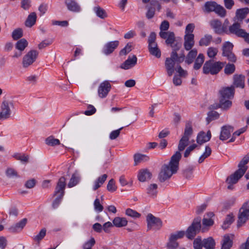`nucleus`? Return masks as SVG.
I'll return each instance as SVG.
<instances>
[{"mask_svg": "<svg viewBox=\"0 0 249 249\" xmlns=\"http://www.w3.org/2000/svg\"><path fill=\"white\" fill-rule=\"evenodd\" d=\"M181 158V154L176 152L171 158L168 164H164L159 174L158 179L161 182L169 179L172 176L177 173L178 169L179 161Z\"/></svg>", "mask_w": 249, "mask_h": 249, "instance_id": "1", "label": "nucleus"}, {"mask_svg": "<svg viewBox=\"0 0 249 249\" xmlns=\"http://www.w3.org/2000/svg\"><path fill=\"white\" fill-rule=\"evenodd\" d=\"M170 46L172 48V52L170 57H167L165 61V67L167 73L169 76H171L174 72V66L176 63H180L182 62L185 58V55L181 54L180 56L178 55L177 51H178L181 47V43L175 41V43L172 44Z\"/></svg>", "mask_w": 249, "mask_h": 249, "instance_id": "2", "label": "nucleus"}, {"mask_svg": "<svg viewBox=\"0 0 249 249\" xmlns=\"http://www.w3.org/2000/svg\"><path fill=\"white\" fill-rule=\"evenodd\" d=\"M249 162V156L247 155L238 164V169L227 178L226 182L228 184L227 187L228 189H232L233 185L236 184L245 174L248 168L247 164Z\"/></svg>", "mask_w": 249, "mask_h": 249, "instance_id": "3", "label": "nucleus"}, {"mask_svg": "<svg viewBox=\"0 0 249 249\" xmlns=\"http://www.w3.org/2000/svg\"><path fill=\"white\" fill-rule=\"evenodd\" d=\"M220 97L219 103L216 105V107L227 110L231 107L232 102L230 99L232 98L234 94V88L233 86L223 88L220 90Z\"/></svg>", "mask_w": 249, "mask_h": 249, "instance_id": "4", "label": "nucleus"}, {"mask_svg": "<svg viewBox=\"0 0 249 249\" xmlns=\"http://www.w3.org/2000/svg\"><path fill=\"white\" fill-rule=\"evenodd\" d=\"M224 63L220 61L214 62L212 60L206 61L203 67V72L207 74H216L224 67Z\"/></svg>", "mask_w": 249, "mask_h": 249, "instance_id": "5", "label": "nucleus"}, {"mask_svg": "<svg viewBox=\"0 0 249 249\" xmlns=\"http://www.w3.org/2000/svg\"><path fill=\"white\" fill-rule=\"evenodd\" d=\"M227 34H233L238 37L243 38L246 42L249 43V33H247L244 29L241 28V23L234 22L228 29Z\"/></svg>", "mask_w": 249, "mask_h": 249, "instance_id": "6", "label": "nucleus"}, {"mask_svg": "<svg viewBox=\"0 0 249 249\" xmlns=\"http://www.w3.org/2000/svg\"><path fill=\"white\" fill-rule=\"evenodd\" d=\"M200 222L201 218L200 217H197L194 219L192 224L185 232V235L188 239H193L196 234L200 231L201 229Z\"/></svg>", "mask_w": 249, "mask_h": 249, "instance_id": "7", "label": "nucleus"}, {"mask_svg": "<svg viewBox=\"0 0 249 249\" xmlns=\"http://www.w3.org/2000/svg\"><path fill=\"white\" fill-rule=\"evenodd\" d=\"M185 235V231H177L170 234L168 242L166 243V247L168 249H177L179 247L178 239L182 238Z\"/></svg>", "mask_w": 249, "mask_h": 249, "instance_id": "8", "label": "nucleus"}, {"mask_svg": "<svg viewBox=\"0 0 249 249\" xmlns=\"http://www.w3.org/2000/svg\"><path fill=\"white\" fill-rule=\"evenodd\" d=\"M249 216V204L248 201L245 202L240 209L237 220V226L240 227L246 223Z\"/></svg>", "mask_w": 249, "mask_h": 249, "instance_id": "9", "label": "nucleus"}, {"mask_svg": "<svg viewBox=\"0 0 249 249\" xmlns=\"http://www.w3.org/2000/svg\"><path fill=\"white\" fill-rule=\"evenodd\" d=\"M147 229L150 230L153 229L155 230H160L162 226V222L158 217H156L151 213H149L146 216Z\"/></svg>", "mask_w": 249, "mask_h": 249, "instance_id": "10", "label": "nucleus"}, {"mask_svg": "<svg viewBox=\"0 0 249 249\" xmlns=\"http://www.w3.org/2000/svg\"><path fill=\"white\" fill-rule=\"evenodd\" d=\"M10 105H13V103L11 102L4 100L2 102L0 109V121H3L10 118L12 112Z\"/></svg>", "mask_w": 249, "mask_h": 249, "instance_id": "11", "label": "nucleus"}, {"mask_svg": "<svg viewBox=\"0 0 249 249\" xmlns=\"http://www.w3.org/2000/svg\"><path fill=\"white\" fill-rule=\"evenodd\" d=\"M233 47L232 44L229 41L224 43L222 47V55L226 57L230 61L235 62L236 57L232 52Z\"/></svg>", "mask_w": 249, "mask_h": 249, "instance_id": "12", "label": "nucleus"}, {"mask_svg": "<svg viewBox=\"0 0 249 249\" xmlns=\"http://www.w3.org/2000/svg\"><path fill=\"white\" fill-rule=\"evenodd\" d=\"M38 53L36 50H31L26 54L22 59V66L24 68H27L33 64L36 60Z\"/></svg>", "mask_w": 249, "mask_h": 249, "instance_id": "13", "label": "nucleus"}, {"mask_svg": "<svg viewBox=\"0 0 249 249\" xmlns=\"http://www.w3.org/2000/svg\"><path fill=\"white\" fill-rule=\"evenodd\" d=\"M210 24L215 33L217 34H221L224 33H228L227 26L222 25L220 20L217 19H214L210 21Z\"/></svg>", "mask_w": 249, "mask_h": 249, "instance_id": "14", "label": "nucleus"}, {"mask_svg": "<svg viewBox=\"0 0 249 249\" xmlns=\"http://www.w3.org/2000/svg\"><path fill=\"white\" fill-rule=\"evenodd\" d=\"M119 43L118 40L107 42L104 45L102 48V53L106 55L111 54L119 46Z\"/></svg>", "mask_w": 249, "mask_h": 249, "instance_id": "15", "label": "nucleus"}, {"mask_svg": "<svg viewBox=\"0 0 249 249\" xmlns=\"http://www.w3.org/2000/svg\"><path fill=\"white\" fill-rule=\"evenodd\" d=\"M111 88V84L108 81L106 80L101 83L98 89V94L100 98H105Z\"/></svg>", "mask_w": 249, "mask_h": 249, "instance_id": "16", "label": "nucleus"}, {"mask_svg": "<svg viewBox=\"0 0 249 249\" xmlns=\"http://www.w3.org/2000/svg\"><path fill=\"white\" fill-rule=\"evenodd\" d=\"M66 185V178L64 177H61L57 183L54 195L63 197Z\"/></svg>", "mask_w": 249, "mask_h": 249, "instance_id": "17", "label": "nucleus"}, {"mask_svg": "<svg viewBox=\"0 0 249 249\" xmlns=\"http://www.w3.org/2000/svg\"><path fill=\"white\" fill-rule=\"evenodd\" d=\"M160 37L165 39V43L167 45H171L176 41L175 35L173 32H160Z\"/></svg>", "mask_w": 249, "mask_h": 249, "instance_id": "18", "label": "nucleus"}, {"mask_svg": "<svg viewBox=\"0 0 249 249\" xmlns=\"http://www.w3.org/2000/svg\"><path fill=\"white\" fill-rule=\"evenodd\" d=\"M249 13V9L248 8L237 9L236 11L235 16L233 18L234 21L241 23Z\"/></svg>", "mask_w": 249, "mask_h": 249, "instance_id": "19", "label": "nucleus"}, {"mask_svg": "<svg viewBox=\"0 0 249 249\" xmlns=\"http://www.w3.org/2000/svg\"><path fill=\"white\" fill-rule=\"evenodd\" d=\"M233 131V128L230 125H225L221 127L219 139L221 141L227 140L231 136V133Z\"/></svg>", "mask_w": 249, "mask_h": 249, "instance_id": "20", "label": "nucleus"}, {"mask_svg": "<svg viewBox=\"0 0 249 249\" xmlns=\"http://www.w3.org/2000/svg\"><path fill=\"white\" fill-rule=\"evenodd\" d=\"M195 36L188 35L184 36V48L186 51L191 50L195 45Z\"/></svg>", "mask_w": 249, "mask_h": 249, "instance_id": "21", "label": "nucleus"}, {"mask_svg": "<svg viewBox=\"0 0 249 249\" xmlns=\"http://www.w3.org/2000/svg\"><path fill=\"white\" fill-rule=\"evenodd\" d=\"M137 58L133 55L132 57L130 56L121 66V68L124 70H128L134 67L137 63Z\"/></svg>", "mask_w": 249, "mask_h": 249, "instance_id": "22", "label": "nucleus"}, {"mask_svg": "<svg viewBox=\"0 0 249 249\" xmlns=\"http://www.w3.org/2000/svg\"><path fill=\"white\" fill-rule=\"evenodd\" d=\"M211 138V132L208 130L206 134L204 132L201 131L197 135L196 142L199 144H202L210 141Z\"/></svg>", "mask_w": 249, "mask_h": 249, "instance_id": "23", "label": "nucleus"}, {"mask_svg": "<svg viewBox=\"0 0 249 249\" xmlns=\"http://www.w3.org/2000/svg\"><path fill=\"white\" fill-rule=\"evenodd\" d=\"M27 222L26 218H23L15 225L11 226L9 228V231L12 232L20 231L24 227Z\"/></svg>", "mask_w": 249, "mask_h": 249, "instance_id": "24", "label": "nucleus"}, {"mask_svg": "<svg viewBox=\"0 0 249 249\" xmlns=\"http://www.w3.org/2000/svg\"><path fill=\"white\" fill-rule=\"evenodd\" d=\"M81 179V176L78 171H76L72 175L71 179L68 184L69 188H72L79 183Z\"/></svg>", "mask_w": 249, "mask_h": 249, "instance_id": "25", "label": "nucleus"}, {"mask_svg": "<svg viewBox=\"0 0 249 249\" xmlns=\"http://www.w3.org/2000/svg\"><path fill=\"white\" fill-rule=\"evenodd\" d=\"M152 174L147 169L141 170L138 174V179L141 182L145 181L150 179L151 178Z\"/></svg>", "mask_w": 249, "mask_h": 249, "instance_id": "26", "label": "nucleus"}, {"mask_svg": "<svg viewBox=\"0 0 249 249\" xmlns=\"http://www.w3.org/2000/svg\"><path fill=\"white\" fill-rule=\"evenodd\" d=\"M65 3L68 9L74 12H79L80 11V7L75 1L73 0H65Z\"/></svg>", "mask_w": 249, "mask_h": 249, "instance_id": "27", "label": "nucleus"}, {"mask_svg": "<svg viewBox=\"0 0 249 249\" xmlns=\"http://www.w3.org/2000/svg\"><path fill=\"white\" fill-rule=\"evenodd\" d=\"M234 85L237 88H243L244 87L245 76L240 74H235L233 76Z\"/></svg>", "mask_w": 249, "mask_h": 249, "instance_id": "28", "label": "nucleus"}, {"mask_svg": "<svg viewBox=\"0 0 249 249\" xmlns=\"http://www.w3.org/2000/svg\"><path fill=\"white\" fill-rule=\"evenodd\" d=\"M203 247L205 249H214L215 248V242L212 237L204 238L202 240Z\"/></svg>", "mask_w": 249, "mask_h": 249, "instance_id": "29", "label": "nucleus"}, {"mask_svg": "<svg viewBox=\"0 0 249 249\" xmlns=\"http://www.w3.org/2000/svg\"><path fill=\"white\" fill-rule=\"evenodd\" d=\"M148 50L150 53L159 58L161 56V52L158 48L157 44H153V45H148Z\"/></svg>", "mask_w": 249, "mask_h": 249, "instance_id": "30", "label": "nucleus"}, {"mask_svg": "<svg viewBox=\"0 0 249 249\" xmlns=\"http://www.w3.org/2000/svg\"><path fill=\"white\" fill-rule=\"evenodd\" d=\"M36 18L37 17L35 12L30 14L25 21V26L28 27H32L36 23Z\"/></svg>", "mask_w": 249, "mask_h": 249, "instance_id": "31", "label": "nucleus"}, {"mask_svg": "<svg viewBox=\"0 0 249 249\" xmlns=\"http://www.w3.org/2000/svg\"><path fill=\"white\" fill-rule=\"evenodd\" d=\"M113 224L114 226L121 228L125 226L127 224V221L124 217H116L113 220Z\"/></svg>", "mask_w": 249, "mask_h": 249, "instance_id": "32", "label": "nucleus"}, {"mask_svg": "<svg viewBox=\"0 0 249 249\" xmlns=\"http://www.w3.org/2000/svg\"><path fill=\"white\" fill-rule=\"evenodd\" d=\"M197 54V51L196 49H193L190 50L186 57L185 62L188 64L192 63L196 56Z\"/></svg>", "mask_w": 249, "mask_h": 249, "instance_id": "33", "label": "nucleus"}, {"mask_svg": "<svg viewBox=\"0 0 249 249\" xmlns=\"http://www.w3.org/2000/svg\"><path fill=\"white\" fill-rule=\"evenodd\" d=\"M189 138L183 136L181 137L178 142V152L180 153V151H182L185 149L186 147L189 145Z\"/></svg>", "mask_w": 249, "mask_h": 249, "instance_id": "34", "label": "nucleus"}, {"mask_svg": "<svg viewBox=\"0 0 249 249\" xmlns=\"http://www.w3.org/2000/svg\"><path fill=\"white\" fill-rule=\"evenodd\" d=\"M234 220V216L232 213L228 214L226 217L223 225H222V229L224 230L228 229L229 226L233 223Z\"/></svg>", "mask_w": 249, "mask_h": 249, "instance_id": "35", "label": "nucleus"}, {"mask_svg": "<svg viewBox=\"0 0 249 249\" xmlns=\"http://www.w3.org/2000/svg\"><path fill=\"white\" fill-rule=\"evenodd\" d=\"M217 3L214 1H209L206 2L204 6V11L210 13L211 12H214Z\"/></svg>", "mask_w": 249, "mask_h": 249, "instance_id": "36", "label": "nucleus"}, {"mask_svg": "<svg viewBox=\"0 0 249 249\" xmlns=\"http://www.w3.org/2000/svg\"><path fill=\"white\" fill-rule=\"evenodd\" d=\"M107 174H104L102 176L99 177L94 182V185L93 187V190L95 191L101 187L107 179Z\"/></svg>", "mask_w": 249, "mask_h": 249, "instance_id": "37", "label": "nucleus"}, {"mask_svg": "<svg viewBox=\"0 0 249 249\" xmlns=\"http://www.w3.org/2000/svg\"><path fill=\"white\" fill-rule=\"evenodd\" d=\"M232 246V241L228 235L224 236L221 249H230Z\"/></svg>", "mask_w": 249, "mask_h": 249, "instance_id": "38", "label": "nucleus"}, {"mask_svg": "<svg viewBox=\"0 0 249 249\" xmlns=\"http://www.w3.org/2000/svg\"><path fill=\"white\" fill-rule=\"evenodd\" d=\"M204 56L202 53H199L196 58L195 64L194 65V69L197 70L199 69L202 64L204 63Z\"/></svg>", "mask_w": 249, "mask_h": 249, "instance_id": "39", "label": "nucleus"}, {"mask_svg": "<svg viewBox=\"0 0 249 249\" xmlns=\"http://www.w3.org/2000/svg\"><path fill=\"white\" fill-rule=\"evenodd\" d=\"M28 44L27 41L24 38H22L17 41L15 47L18 51L22 52L28 46Z\"/></svg>", "mask_w": 249, "mask_h": 249, "instance_id": "40", "label": "nucleus"}, {"mask_svg": "<svg viewBox=\"0 0 249 249\" xmlns=\"http://www.w3.org/2000/svg\"><path fill=\"white\" fill-rule=\"evenodd\" d=\"M157 188L158 186L156 184H151L147 188V193L149 196L155 197L157 196Z\"/></svg>", "mask_w": 249, "mask_h": 249, "instance_id": "41", "label": "nucleus"}, {"mask_svg": "<svg viewBox=\"0 0 249 249\" xmlns=\"http://www.w3.org/2000/svg\"><path fill=\"white\" fill-rule=\"evenodd\" d=\"M212 36L210 35H206L200 39L199 41V45L202 46H208L212 40Z\"/></svg>", "mask_w": 249, "mask_h": 249, "instance_id": "42", "label": "nucleus"}, {"mask_svg": "<svg viewBox=\"0 0 249 249\" xmlns=\"http://www.w3.org/2000/svg\"><path fill=\"white\" fill-rule=\"evenodd\" d=\"M12 156L17 160H20L23 163H26L28 162L29 157L25 154H21L17 153H15Z\"/></svg>", "mask_w": 249, "mask_h": 249, "instance_id": "43", "label": "nucleus"}, {"mask_svg": "<svg viewBox=\"0 0 249 249\" xmlns=\"http://www.w3.org/2000/svg\"><path fill=\"white\" fill-rule=\"evenodd\" d=\"M193 132V128L191 124L189 123L186 124L184 132L183 135V137L190 138L191 136L192 135Z\"/></svg>", "mask_w": 249, "mask_h": 249, "instance_id": "44", "label": "nucleus"}, {"mask_svg": "<svg viewBox=\"0 0 249 249\" xmlns=\"http://www.w3.org/2000/svg\"><path fill=\"white\" fill-rule=\"evenodd\" d=\"M94 11L96 15L101 18L104 19L107 17V14L105 10L99 6L95 7Z\"/></svg>", "mask_w": 249, "mask_h": 249, "instance_id": "45", "label": "nucleus"}, {"mask_svg": "<svg viewBox=\"0 0 249 249\" xmlns=\"http://www.w3.org/2000/svg\"><path fill=\"white\" fill-rule=\"evenodd\" d=\"M46 143L48 145L53 146L60 144V142L58 139L50 136L46 139Z\"/></svg>", "mask_w": 249, "mask_h": 249, "instance_id": "46", "label": "nucleus"}, {"mask_svg": "<svg viewBox=\"0 0 249 249\" xmlns=\"http://www.w3.org/2000/svg\"><path fill=\"white\" fill-rule=\"evenodd\" d=\"M134 158L135 165H137L138 163L142 161L147 160L148 159V157L147 156L141 154H135Z\"/></svg>", "mask_w": 249, "mask_h": 249, "instance_id": "47", "label": "nucleus"}, {"mask_svg": "<svg viewBox=\"0 0 249 249\" xmlns=\"http://www.w3.org/2000/svg\"><path fill=\"white\" fill-rule=\"evenodd\" d=\"M22 36L23 31L21 28H18L14 30L12 34V36L14 40H18Z\"/></svg>", "mask_w": 249, "mask_h": 249, "instance_id": "48", "label": "nucleus"}, {"mask_svg": "<svg viewBox=\"0 0 249 249\" xmlns=\"http://www.w3.org/2000/svg\"><path fill=\"white\" fill-rule=\"evenodd\" d=\"M214 12L221 17H225L226 15V11L221 5L218 4L216 6Z\"/></svg>", "mask_w": 249, "mask_h": 249, "instance_id": "49", "label": "nucleus"}, {"mask_svg": "<svg viewBox=\"0 0 249 249\" xmlns=\"http://www.w3.org/2000/svg\"><path fill=\"white\" fill-rule=\"evenodd\" d=\"M193 247L194 249H202L203 247V242L201 237H197L193 242Z\"/></svg>", "mask_w": 249, "mask_h": 249, "instance_id": "50", "label": "nucleus"}, {"mask_svg": "<svg viewBox=\"0 0 249 249\" xmlns=\"http://www.w3.org/2000/svg\"><path fill=\"white\" fill-rule=\"evenodd\" d=\"M132 50V45L130 43H127L126 45L119 52V55L125 56Z\"/></svg>", "mask_w": 249, "mask_h": 249, "instance_id": "51", "label": "nucleus"}, {"mask_svg": "<svg viewBox=\"0 0 249 249\" xmlns=\"http://www.w3.org/2000/svg\"><path fill=\"white\" fill-rule=\"evenodd\" d=\"M235 70V67L234 64L228 63L224 69V72L227 75L233 73Z\"/></svg>", "mask_w": 249, "mask_h": 249, "instance_id": "52", "label": "nucleus"}, {"mask_svg": "<svg viewBox=\"0 0 249 249\" xmlns=\"http://www.w3.org/2000/svg\"><path fill=\"white\" fill-rule=\"evenodd\" d=\"M219 116V114L215 111H210L207 118L208 123H209L210 122L218 118Z\"/></svg>", "mask_w": 249, "mask_h": 249, "instance_id": "53", "label": "nucleus"}, {"mask_svg": "<svg viewBox=\"0 0 249 249\" xmlns=\"http://www.w3.org/2000/svg\"><path fill=\"white\" fill-rule=\"evenodd\" d=\"M176 63L177 64V65L176 68L174 67V71H176L178 73V76L180 77H185L187 75V71L182 68V67L179 65L180 63Z\"/></svg>", "mask_w": 249, "mask_h": 249, "instance_id": "54", "label": "nucleus"}, {"mask_svg": "<svg viewBox=\"0 0 249 249\" xmlns=\"http://www.w3.org/2000/svg\"><path fill=\"white\" fill-rule=\"evenodd\" d=\"M125 214L128 216L134 218H138L141 216V214L136 211L131 209H127L125 211Z\"/></svg>", "mask_w": 249, "mask_h": 249, "instance_id": "55", "label": "nucleus"}, {"mask_svg": "<svg viewBox=\"0 0 249 249\" xmlns=\"http://www.w3.org/2000/svg\"><path fill=\"white\" fill-rule=\"evenodd\" d=\"M107 190L109 192H113L117 190V186L115 185V181L113 179H111L107 185Z\"/></svg>", "mask_w": 249, "mask_h": 249, "instance_id": "56", "label": "nucleus"}, {"mask_svg": "<svg viewBox=\"0 0 249 249\" xmlns=\"http://www.w3.org/2000/svg\"><path fill=\"white\" fill-rule=\"evenodd\" d=\"M195 26L194 23H189L188 24L185 28V36H188V35H194L192 34L193 32L194 29H195Z\"/></svg>", "mask_w": 249, "mask_h": 249, "instance_id": "57", "label": "nucleus"}, {"mask_svg": "<svg viewBox=\"0 0 249 249\" xmlns=\"http://www.w3.org/2000/svg\"><path fill=\"white\" fill-rule=\"evenodd\" d=\"M6 174L9 178H18L17 172L13 168H8L6 171Z\"/></svg>", "mask_w": 249, "mask_h": 249, "instance_id": "58", "label": "nucleus"}, {"mask_svg": "<svg viewBox=\"0 0 249 249\" xmlns=\"http://www.w3.org/2000/svg\"><path fill=\"white\" fill-rule=\"evenodd\" d=\"M46 230L45 229H42L39 233L34 237V240L36 241H40L46 235Z\"/></svg>", "mask_w": 249, "mask_h": 249, "instance_id": "59", "label": "nucleus"}, {"mask_svg": "<svg viewBox=\"0 0 249 249\" xmlns=\"http://www.w3.org/2000/svg\"><path fill=\"white\" fill-rule=\"evenodd\" d=\"M218 49L216 48L210 47L208 49L207 54L210 58L214 57L217 53Z\"/></svg>", "mask_w": 249, "mask_h": 249, "instance_id": "60", "label": "nucleus"}, {"mask_svg": "<svg viewBox=\"0 0 249 249\" xmlns=\"http://www.w3.org/2000/svg\"><path fill=\"white\" fill-rule=\"evenodd\" d=\"M169 28V23L167 20L162 21L160 25V32H167Z\"/></svg>", "mask_w": 249, "mask_h": 249, "instance_id": "61", "label": "nucleus"}, {"mask_svg": "<svg viewBox=\"0 0 249 249\" xmlns=\"http://www.w3.org/2000/svg\"><path fill=\"white\" fill-rule=\"evenodd\" d=\"M123 127H122L117 130L112 131L109 135L110 139L114 140L116 139L119 136L120 131L123 129Z\"/></svg>", "mask_w": 249, "mask_h": 249, "instance_id": "62", "label": "nucleus"}, {"mask_svg": "<svg viewBox=\"0 0 249 249\" xmlns=\"http://www.w3.org/2000/svg\"><path fill=\"white\" fill-rule=\"evenodd\" d=\"M94 206L95 211L99 212H102L104 209L103 206L100 204V200L98 198L95 200L94 202Z\"/></svg>", "mask_w": 249, "mask_h": 249, "instance_id": "63", "label": "nucleus"}, {"mask_svg": "<svg viewBox=\"0 0 249 249\" xmlns=\"http://www.w3.org/2000/svg\"><path fill=\"white\" fill-rule=\"evenodd\" d=\"M95 241L93 238H91L89 241L84 245V249H91V247L95 244Z\"/></svg>", "mask_w": 249, "mask_h": 249, "instance_id": "64", "label": "nucleus"}]
</instances>
